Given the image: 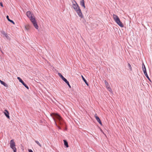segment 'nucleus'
<instances>
[{
    "mask_svg": "<svg viewBox=\"0 0 152 152\" xmlns=\"http://www.w3.org/2000/svg\"><path fill=\"white\" fill-rule=\"evenodd\" d=\"M64 145L66 146V148L69 147L68 143L67 141L66 140H63Z\"/></svg>",
    "mask_w": 152,
    "mask_h": 152,
    "instance_id": "obj_13",
    "label": "nucleus"
},
{
    "mask_svg": "<svg viewBox=\"0 0 152 152\" xmlns=\"http://www.w3.org/2000/svg\"><path fill=\"white\" fill-rule=\"evenodd\" d=\"M1 81H1V80H0V82L1 83Z\"/></svg>",
    "mask_w": 152,
    "mask_h": 152,
    "instance_id": "obj_24",
    "label": "nucleus"
},
{
    "mask_svg": "<svg viewBox=\"0 0 152 152\" xmlns=\"http://www.w3.org/2000/svg\"><path fill=\"white\" fill-rule=\"evenodd\" d=\"M80 4L82 7H83L84 8H85L84 0H80Z\"/></svg>",
    "mask_w": 152,
    "mask_h": 152,
    "instance_id": "obj_11",
    "label": "nucleus"
},
{
    "mask_svg": "<svg viewBox=\"0 0 152 152\" xmlns=\"http://www.w3.org/2000/svg\"><path fill=\"white\" fill-rule=\"evenodd\" d=\"M81 77H82V78L83 80L85 82V83L86 84V85H87V86H88V82H87V81H86V80L85 79V78L83 76V75H81Z\"/></svg>",
    "mask_w": 152,
    "mask_h": 152,
    "instance_id": "obj_15",
    "label": "nucleus"
},
{
    "mask_svg": "<svg viewBox=\"0 0 152 152\" xmlns=\"http://www.w3.org/2000/svg\"><path fill=\"white\" fill-rule=\"evenodd\" d=\"M0 5L2 7H3V4L2 3H1V2H0Z\"/></svg>",
    "mask_w": 152,
    "mask_h": 152,
    "instance_id": "obj_22",
    "label": "nucleus"
},
{
    "mask_svg": "<svg viewBox=\"0 0 152 152\" xmlns=\"http://www.w3.org/2000/svg\"><path fill=\"white\" fill-rule=\"evenodd\" d=\"M52 117L56 126L59 129H61V128L59 125L62 126L64 125V122L61 117L58 114L54 113H52L51 114Z\"/></svg>",
    "mask_w": 152,
    "mask_h": 152,
    "instance_id": "obj_1",
    "label": "nucleus"
},
{
    "mask_svg": "<svg viewBox=\"0 0 152 152\" xmlns=\"http://www.w3.org/2000/svg\"><path fill=\"white\" fill-rule=\"evenodd\" d=\"M58 75L59 76V77L62 79V80L65 82L67 84V85L69 87L71 88V87L70 85L69 82L66 79L64 78L61 75V74L60 73H58Z\"/></svg>",
    "mask_w": 152,
    "mask_h": 152,
    "instance_id": "obj_6",
    "label": "nucleus"
},
{
    "mask_svg": "<svg viewBox=\"0 0 152 152\" xmlns=\"http://www.w3.org/2000/svg\"><path fill=\"white\" fill-rule=\"evenodd\" d=\"M29 152H33V151L31 149L28 150Z\"/></svg>",
    "mask_w": 152,
    "mask_h": 152,
    "instance_id": "obj_23",
    "label": "nucleus"
},
{
    "mask_svg": "<svg viewBox=\"0 0 152 152\" xmlns=\"http://www.w3.org/2000/svg\"><path fill=\"white\" fill-rule=\"evenodd\" d=\"M1 84L3 85L4 86L6 87H8V85L4 82V81H1Z\"/></svg>",
    "mask_w": 152,
    "mask_h": 152,
    "instance_id": "obj_16",
    "label": "nucleus"
},
{
    "mask_svg": "<svg viewBox=\"0 0 152 152\" xmlns=\"http://www.w3.org/2000/svg\"><path fill=\"white\" fill-rule=\"evenodd\" d=\"M75 1V4H73V7L76 11L79 16L81 18H83V16L81 12V10L77 2Z\"/></svg>",
    "mask_w": 152,
    "mask_h": 152,
    "instance_id": "obj_3",
    "label": "nucleus"
},
{
    "mask_svg": "<svg viewBox=\"0 0 152 152\" xmlns=\"http://www.w3.org/2000/svg\"><path fill=\"white\" fill-rule=\"evenodd\" d=\"M27 16L30 19L35 28L38 29V26L35 20L34 16L33 14L30 11H27L26 13Z\"/></svg>",
    "mask_w": 152,
    "mask_h": 152,
    "instance_id": "obj_2",
    "label": "nucleus"
},
{
    "mask_svg": "<svg viewBox=\"0 0 152 152\" xmlns=\"http://www.w3.org/2000/svg\"><path fill=\"white\" fill-rule=\"evenodd\" d=\"M144 72V75H145V76L148 79V80H149V81H150V82H151V81L147 74L146 71L145 70V72Z\"/></svg>",
    "mask_w": 152,
    "mask_h": 152,
    "instance_id": "obj_12",
    "label": "nucleus"
},
{
    "mask_svg": "<svg viewBox=\"0 0 152 152\" xmlns=\"http://www.w3.org/2000/svg\"><path fill=\"white\" fill-rule=\"evenodd\" d=\"M10 147L13 150L14 152H16V148H15V142H14V140L12 139L10 141Z\"/></svg>",
    "mask_w": 152,
    "mask_h": 152,
    "instance_id": "obj_5",
    "label": "nucleus"
},
{
    "mask_svg": "<svg viewBox=\"0 0 152 152\" xmlns=\"http://www.w3.org/2000/svg\"><path fill=\"white\" fill-rule=\"evenodd\" d=\"M4 113L5 116L6 117L9 119L10 118V116H9V113L8 111L6 110H5Z\"/></svg>",
    "mask_w": 152,
    "mask_h": 152,
    "instance_id": "obj_10",
    "label": "nucleus"
},
{
    "mask_svg": "<svg viewBox=\"0 0 152 152\" xmlns=\"http://www.w3.org/2000/svg\"><path fill=\"white\" fill-rule=\"evenodd\" d=\"M142 68L143 71V72H145V70L146 71L145 66L143 63L142 64Z\"/></svg>",
    "mask_w": 152,
    "mask_h": 152,
    "instance_id": "obj_17",
    "label": "nucleus"
},
{
    "mask_svg": "<svg viewBox=\"0 0 152 152\" xmlns=\"http://www.w3.org/2000/svg\"><path fill=\"white\" fill-rule=\"evenodd\" d=\"M17 79L19 80V81L22 84L28 89H29L28 87L24 83L23 81L20 77H18L17 78Z\"/></svg>",
    "mask_w": 152,
    "mask_h": 152,
    "instance_id": "obj_7",
    "label": "nucleus"
},
{
    "mask_svg": "<svg viewBox=\"0 0 152 152\" xmlns=\"http://www.w3.org/2000/svg\"><path fill=\"white\" fill-rule=\"evenodd\" d=\"M104 83L106 86V88L110 92L112 91V90L110 88V86L109 84L107 82L106 80L104 81Z\"/></svg>",
    "mask_w": 152,
    "mask_h": 152,
    "instance_id": "obj_8",
    "label": "nucleus"
},
{
    "mask_svg": "<svg viewBox=\"0 0 152 152\" xmlns=\"http://www.w3.org/2000/svg\"><path fill=\"white\" fill-rule=\"evenodd\" d=\"M95 117L96 119V120L97 122H98V123L101 125H102V124L98 116H97L96 114L95 115Z\"/></svg>",
    "mask_w": 152,
    "mask_h": 152,
    "instance_id": "obj_9",
    "label": "nucleus"
},
{
    "mask_svg": "<svg viewBox=\"0 0 152 152\" xmlns=\"http://www.w3.org/2000/svg\"><path fill=\"white\" fill-rule=\"evenodd\" d=\"M6 18H7V20L9 21H10V22L12 23H13L14 24H15V23L12 20H11L9 18V16L8 15H7L6 16Z\"/></svg>",
    "mask_w": 152,
    "mask_h": 152,
    "instance_id": "obj_14",
    "label": "nucleus"
},
{
    "mask_svg": "<svg viewBox=\"0 0 152 152\" xmlns=\"http://www.w3.org/2000/svg\"><path fill=\"white\" fill-rule=\"evenodd\" d=\"M113 18L116 23L121 27H123L124 26V24L120 21L118 17L116 15L113 14Z\"/></svg>",
    "mask_w": 152,
    "mask_h": 152,
    "instance_id": "obj_4",
    "label": "nucleus"
},
{
    "mask_svg": "<svg viewBox=\"0 0 152 152\" xmlns=\"http://www.w3.org/2000/svg\"><path fill=\"white\" fill-rule=\"evenodd\" d=\"M2 34L3 35H4L5 37L7 38H8L9 37L7 34H6L5 32H3L2 33Z\"/></svg>",
    "mask_w": 152,
    "mask_h": 152,
    "instance_id": "obj_19",
    "label": "nucleus"
},
{
    "mask_svg": "<svg viewBox=\"0 0 152 152\" xmlns=\"http://www.w3.org/2000/svg\"><path fill=\"white\" fill-rule=\"evenodd\" d=\"M35 142L40 147H42V145H41V144L39 143V141H37V140H35Z\"/></svg>",
    "mask_w": 152,
    "mask_h": 152,
    "instance_id": "obj_18",
    "label": "nucleus"
},
{
    "mask_svg": "<svg viewBox=\"0 0 152 152\" xmlns=\"http://www.w3.org/2000/svg\"><path fill=\"white\" fill-rule=\"evenodd\" d=\"M29 26H25V29L26 30H28L29 29Z\"/></svg>",
    "mask_w": 152,
    "mask_h": 152,
    "instance_id": "obj_21",
    "label": "nucleus"
},
{
    "mask_svg": "<svg viewBox=\"0 0 152 152\" xmlns=\"http://www.w3.org/2000/svg\"><path fill=\"white\" fill-rule=\"evenodd\" d=\"M128 67L129 68V69H131V70H132V68L131 64L129 63H128Z\"/></svg>",
    "mask_w": 152,
    "mask_h": 152,
    "instance_id": "obj_20",
    "label": "nucleus"
},
{
    "mask_svg": "<svg viewBox=\"0 0 152 152\" xmlns=\"http://www.w3.org/2000/svg\"><path fill=\"white\" fill-rule=\"evenodd\" d=\"M101 130V132H103L102 130L101 129V130Z\"/></svg>",
    "mask_w": 152,
    "mask_h": 152,
    "instance_id": "obj_25",
    "label": "nucleus"
}]
</instances>
